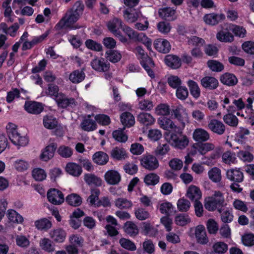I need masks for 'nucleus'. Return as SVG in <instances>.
<instances>
[{
    "mask_svg": "<svg viewBox=\"0 0 254 254\" xmlns=\"http://www.w3.org/2000/svg\"><path fill=\"white\" fill-rule=\"evenodd\" d=\"M44 126L48 129H53L55 128L57 125L56 119L52 115H46L43 117V119Z\"/></svg>",
    "mask_w": 254,
    "mask_h": 254,
    "instance_id": "nucleus-49",
    "label": "nucleus"
},
{
    "mask_svg": "<svg viewBox=\"0 0 254 254\" xmlns=\"http://www.w3.org/2000/svg\"><path fill=\"white\" fill-rule=\"evenodd\" d=\"M66 201L71 206H78L81 204L82 198L79 195L72 193L66 196Z\"/></svg>",
    "mask_w": 254,
    "mask_h": 254,
    "instance_id": "nucleus-51",
    "label": "nucleus"
},
{
    "mask_svg": "<svg viewBox=\"0 0 254 254\" xmlns=\"http://www.w3.org/2000/svg\"><path fill=\"white\" fill-rule=\"evenodd\" d=\"M32 176L36 181H42L46 178L47 174L43 169L37 168L32 171Z\"/></svg>",
    "mask_w": 254,
    "mask_h": 254,
    "instance_id": "nucleus-62",
    "label": "nucleus"
},
{
    "mask_svg": "<svg viewBox=\"0 0 254 254\" xmlns=\"http://www.w3.org/2000/svg\"><path fill=\"white\" fill-rule=\"evenodd\" d=\"M91 65L94 69L100 72L106 71L110 68V64L103 58H95L91 62Z\"/></svg>",
    "mask_w": 254,
    "mask_h": 254,
    "instance_id": "nucleus-15",
    "label": "nucleus"
},
{
    "mask_svg": "<svg viewBox=\"0 0 254 254\" xmlns=\"http://www.w3.org/2000/svg\"><path fill=\"white\" fill-rule=\"evenodd\" d=\"M140 64L147 72L148 75L152 78L155 77V74L152 69L154 67V63L152 60L147 56L140 61Z\"/></svg>",
    "mask_w": 254,
    "mask_h": 254,
    "instance_id": "nucleus-25",
    "label": "nucleus"
},
{
    "mask_svg": "<svg viewBox=\"0 0 254 254\" xmlns=\"http://www.w3.org/2000/svg\"><path fill=\"white\" fill-rule=\"evenodd\" d=\"M186 195L190 200L195 202L201 198L202 193L198 187L190 185L187 189Z\"/></svg>",
    "mask_w": 254,
    "mask_h": 254,
    "instance_id": "nucleus-17",
    "label": "nucleus"
},
{
    "mask_svg": "<svg viewBox=\"0 0 254 254\" xmlns=\"http://www.w3.org/2000/svg\"><path fill=\"white\" fill-rule=\"evenodd\" d=\"M65 170L68 174L74 177L80 176L82 171L81 166L74 163H67Z\"/></svg>",
    "mask_w": 254,
    "mask_h": 254,
    "instance_id": "nucleus-37",
    "label": "nucleus"
},
{
    "mask_svg": "<svg viewBox=\"0 0 254 254\" xmlns=\"http://www.w3.org/2000/svg\"><path fill=\"white\" fill-rule=\"evenodd\" d=\"M35 226L41 230H47L52 227L51 222L46 218H42L35 222Z\"/></svg>",
    "mask_w": 254,
    "mask_h": 254,
    "instance_id": "nucleus-53",
    "label": "nucleus"
},
{
    "mask_svg": "<svg viewBox=\"0 0 254 254\" xmlns=\"http://www.w3.org/2000/svg\"><path fill=\"white\" fill-rule=\"evenodd\" d=\"M80 127L83 130L87 131L94 130L97 128L95 122L90 119V116L83 120L80 124Z\"/></svg>",
    "mask_w": 254,
    "mask_h": 254,
    "instance_id": "nucleus-42",
    "label": "nucleus"
},
{
    "mask_svg": "<svg viewBox=\"0 0 254 254\" xmlns=\"http://www.w3.org/2000/svg\"><path fill=\"white\" fill-rule=\"evenodd\" d=\"M47 96L51 97L56 98L60 95L59 87L57 85L50 83L48 85L47 88L45 92Z\"/></svg>",
    "mask_w": 254,
    "mask_h": 254,
    "instance_id": "nucleus-55",
    "label": "nucleus"
},
{
    "mask_svg": "<svg viewBox=\"0 0 254 254\" xmlns=\"http://www.w3.org/2000/svg\"><path fill=\"white\" fill-rule=\"evenodd\" d=\"M54 100L57 104L58 107L63 109L66 108L69 106L75 105V101L74 98H68L65 94L62 92H60V95L56 97V98H54Z\"/></svg>",
    "mask_w": 254,
    "mask_h": 254,
    "instance_id": "nucleus-12",
    "label": "nucleus"
},
{
    "mask_svg": "<svg viewBox=\"0 0 254 254\" xmlns=\"http://www.w3.org/2000/svg\"><path fill=\"white\" fill-rule=\"evenodd\" d=\"M12 0H5L2 2L1 10L3 14L6 21L12 22L13 19L12 17L13 11L10 6V3Z\"/></svg>",
    "mask_w": 254,
    "mask_h": 254,
    "instance_id": "nucleus-23",
    "label": "nucleus"
},
{
    "mask_svg": "<svg viewBox=\"0 0 254 254\" xmlns=\"http://www.w3.org/2000/svg\"><path fill=\"white\" fill-rule=\"evenodd\" d=\"M226 205L225 199L222 192L219 191H215L211 197H208L204 200V207L209 211H213L218 209L221 212L220 208Z\"/></svg>",
    "mask_w": 254,
    "mask_h": 254,
    "instance_id": "nucleus-2",
    "label": "nucleus"
},
{
    "mask_svg": "<svg viewBox=\"0 0 254 254\" xmlns=\"http://www.w3.org/2000/svg\"><path fill=\"white\" fill-rule=\"evenodd\" d=\"M6 215L11 222L21 224L24 221L23 217L13 209H8L7 211Z\"/></svg>",
    "mask_w": 254,
    "mask_h": 254,
    "instance_id": "nucleus-40",
    "label": "nucleus"
},
{
    "mask_svg": "<svg viewBox=\"0 0 254 254\" xmlns=\"http://www.w3.org/2000/svg\"><path fill=\"white\" fill-rule=\"evenodd\" d=\"M209 179L214 183H219L222 179L221 171L217 167H213L208 172Z\"/></svg>",
    "mask_w": 254,
    "mask_h": 254,
    "instance_id": "nucleus-41",
    "label": "nucleus"
},
{
    "mask_svg": "<svg viewBox=\"0 0 254 254\" xmlns=\"http://www.w3.org/2000/svg\"><path fill=\"white\" fill-rule=\"evenodd\" d=\"M222 161L226 164H234L237 161L236 154L234 152L230 150L225 152L222 156Z\"/></svg>",
    "mask_w": 254,
    "mask_h": 254,
    "instance_id": "nucleus-54",
    "label": "nucleus"
},
{
    "mask_svg": "<svg viewBox=\"0 0 254 254\" xmlns=\"http://www.w3.org/2000/svg\"><path fill=\"white\" fill-rule=\"evenodd\" d=\"M122 124L126 127H129L133 126L135 123V119L129 112H126L123 113L120 116Z\"/></svg>",
    "mask_w": 254,
    "mask_h": 254,
    "instance_id": "nucleus-33",
    "label": "nucleus"
},
{
    "mask_svg": "<svg viewBox=\"0 0 254 254\" xmlns=\"http://www.w3.org/2000/svg\"><path fill=\"white\" fill-rule=\"evenodd\" d=\"M123 17L128 23H133L138 20L146 19L141 10L140 8H126L123 11Z\"/></svg>",
    "mask_w": 254,
    "mask_h": 254,
    "instance_id": "nucleus-4",
    "label": "nucleus"
},
{
    "mask_svg": "<svg viewBox=\"0 0 254 254\" xmlns=\"http://www.w3.org/2000/svg\"><path fill=\"white\" fill-rule=\"evenodd\" d=\"M227 178L234 183H241L244 180L243 173L240 169H230L226 172Z\"/></svg>",
    "mask_w": 254,
    "mask_h": 254,
    "instance_id": "nucleus-14",
    "label": "nucleus"
},
{
    "mask_svg": "<svg viewBox=\"0 0 254 254\" xmlns=\"http://www.w3.org/2000/svg\"><path fill=\"white\" fill-rule=\"evenodd\" d=\"M154 46L157 51L163 53H168L171 49L170 44L166 39H156L154 42Z\"/></svg>",
    "mask_w": 254,
    "mask_h": 254,
    "instance_id": "nucleus-27",
    "label": "nucleus"
},
{
    "mask_svg": "<svg viewBox=\"0 0 254 254\" xmlns=\"http://www.w3.org/2000/svg\"><path fill=\"white\" fill-rule=\"evenodd\" d=\"M164 61L166 65L173 69L179 68L181 66V59L177 56L168 55L166 56Z\"/></svg>",
    "mask_w": 254,
    "mask_h": 254,
    "instance_id": "nucleus-26",
    "label": "nucleus"
},
{
    "mask_svg": "<svg viewBox=\"0 0 254 254\" xmlns=\"http://www.w3.org/2000/svg\"><path fill=\"white\" fill-rule=\"evenodd\" d=\"M220 81L225 85L234 86L238 83V79L233 74L225 73L221 76Z\"/></svg>",
    "mask_w": 254,
    "mask_h": 254,
    "instance_id": "nucleus-34",
    "label": "nucleus"
},
{
    "mask_svg": "<svg viewBox=\"0 0 254 254\" xmlns=\"http://www.w3.org/2000/svg\"><path fill=\"white\" fill-rule=\"evenodd\" d=\"M177 206L179 211L186 212L190 209L191 204L189 200L184 197H182L178 200Z\"/></svg>",
    "mask_w": 254,
    "mask_h": 254,
    "instance_id": "nucleus-50",
    "label": "nucleus"
},
{
    "mask_svg": "<svg viewBox=\"0 0 254 254\" xmlns=\"http://www.w3.org/2000/svg\"><path fill=\"white\" fill-rule=\"evenodd\" d=\"M174 221L177 225L184 226L190 223L191 221V219L187 214L180 213L176 215Z\"/></svg>",
    "mask_w": 254,
    "mask_h": 254,
    "instance_id": "nucleus-44",
    "label": "nucleus"
},
{
    "mask_svg": "<svg viewBox=\"0 0 254 254\" xmlns=\"http://www.w3.org/2000/svg\"><path fill=\"white\" fill-rule=\"evenodd\" d=\"M159 177L155 173H149L144 178V182L148 186H154L159 182Z\"/></svg>",
    "mask_w": 254,
    "mask_h": 254,
    "instance_id": "nucleus-57",
    "label": "nucleus"
},
{
    "mask_svg": "<svg viewBox=\"0 0 254 254\" xmlns=\"http://www.w3.org/2000/svg\"><path fill=\"white\" fill-rule=\"evenodd\" d=\"M244 147L245 150H240L237 155L243 161L250 162L254 159V156L252 153L253 148L249 145L245 146Z\"/></svg>",
    "mask_w": 254,
    "mask_h": 254,
    "instance_id": "nucleus-29",
    "label": "nucleus"
},
{
    "mask_svg": "<svg viewBox=\"0 0 254 254\" xmlns=\"http://www.w3.org/2000/svg\"><path fill=\"white\" fill-rule=\"evenodd\" d=\"M84 5L81 0H77L74 2L71 7L67 9L64 16L56 25L55 27L59 30L64 28L70 29L79 28L77 25H73L83 14Z\"/></svg>",
    "mask_w": 254,
    "mask_h": 254,
    "instance_id": "nucleus-1",
    "label": "nucleus"
},
{
    "mask_svg": "<svg viewBox=\"0 0 254 254\" xmlns=\"http://www.w3.org/2000/svg\"><path fill=\"white\" fill-rule=\"evenodd\" d=\"M242 242L244 245L247 247L254 246V234L247 233L242 237Z\"/></svg>",
    "mask_w": 254,
    "mask_h": 254,
    "instance_id": "nucleus-64",
    "label": "nucleus"
},
{
    "mask_svg": "<svg viewBox=\"0 0 254 254\" xmlns=\"http://www.w3.org/2000/svg\"><path fill=\"white\" fill-rule=\"evenodd\" d=\"M50 236L55 242L62 243L64 241L66 237V233L61 228H57L50 231Z\"/></svg>",
    "mask_w": 254,
    "mask_h": 254,
    "instance_id": "nucleus-30",
    "label": "nucleus"
},
{
    "mask_svg": "<svg viewBox=\"0 0 254 254\" xmlns=\"http://www.w3.org/2000/svg\"><path fill=\"white\" fill-rule=\"evenodd\" d=\"M105 180L108 184L115 185L118 184L121 180L119 173L115 170L108 171L104 175Z\"/></svg>",
    "mask_w": 254,
    "mask_h": 254,
    "instance_id": "nucleus-21",
    "label": "nucleus"
},
{
    "mask_svg": "<svg viewBox=\"0 0 254 254\" xmlns=\"http://www.w3.org/2000/svg\"><path fill=\"white\" fill-rule=\"evenodd\" d=\"M119 243L122 248L128 251H134L136 249L134 243L128 239L121 238L119 241Z\"/></svg>",
    "mask_w": 254,
    "mask_h": 254,
    "instance_id": "nucleus-61",
    "label": "nucleus"
},
{
    "mask_svg": "<svg viewBox=\"0 0 254 254\" xmlns=\"http://www.w3.org/2000/svg\"><path fill=\"white\" fill-rule=\"evenodd\" d=\"M158 123L160 127L166 130L176 131L179 128L174 122L168 118L163 117L159 119Z\"/></svg>",
    "mask_w": 254,
    "mask_h": 254,
    "instance_id": "nucleus-22",
    "label": "nucleus"
},
{
    "mask_svg": "<svg viewBox=\"0 0 254 254\" xmlns=\"http://www.w3.org/2000/svg\"><path fill=\"white\" fill-rule=\"evenodd\" d=\"M157 208L160 212L163 214L169 215L173 212L174 208L172 204L169 202H164L158 204Z\"/></svg>",
    "mask_w": 254,
    "mask_h": 254,
    "instance_id": "nucleus-48",
    "label": "nucleus"
},
{
    "mask_svg": "<svg viewBox=\"0 0 254 254\" xmlns=\"http://www.w3.org/2000/svg\"><path fill=\"white\" fill-rule=\"evenodd\" d=\"M140 163L143 168L149 171L154 170L159 166L157 158L150 154L143 156L140 160Z\"/></svg>",
    "mask_w": 254,
    "mask_h": 254,
    "instance_id": "nucleus-7",
    "label": "nucleus"
},
{
    "mask_svg": "<svg viewBox=\"0 0 254 254\" xmlns=\"http://www.w3.org/2000/svg\"><path fill=\"white\" fill-rule=\"evenodd\" d=\"M170 108L168 104L161 103L158 104L155 108V113L158 116H166L170 115Z\"/></svg>",
    "mask_w": 254,
    "mask_h": 254,
    "instance_id": "nucleus-46",
    "label": "nucleus"
},
{
    "mask_svg": "<svg viewBox=\"0 0 254 254\" xmlns=\"http://www.w3.org/2000/svg\"><path fill=\"white\" fill-rule=\"evenodd\" d=\"M113 137L120 142H125L128 138L127 135L123 129H119L114 130L112 133Z\"/></svg>",
    "mask_w": 254,
    "mask_h": 254,
    "instance_id": "nucleus-58",
    "label": "nucleus"
},
{
    "mask_svg": "<svg viewBox=\"0 0 254 254\" xmlns=\"http://www.w3.org/2000/svg\"><path fill=\"white\" fill-rule=\"evenodd\" d=\"M24 109L30 114H39L43 110L42 104L35 101H26Z\"/></svg>",
    "mask_w": 254,
    "mask_h": 254,
    "instance_id": "nucleus-19",
    "label": "nucleus"
},
{
    "mask_svg": "<svg viewBox=\"0 0 254 254\" xmlns=\"http://www.w3.org/2000/svg\"><path fill=\"white\" fill-rule=\"evenodd\" d=\"M176 13V9L173 7H164L158 9V15L162 19L165 20H173Z\"/></svg>",
    "mask_w": 254,
    "mask_h": 254,
    "instance_id": "nucleus-28",
    "label": "nucleus"
},
{
    "mask_svg": "<svg viewBox=\"0 0 254 254\" xmlns=\"http://www.w3.org/2000/svg\"><path fill=\"white\" fill-rule=\"evenodd\" d=\"M106 58L111 62L116 63L122 58L121 54L116 50H109L106 52Z\"/></svg>",
    "mask_w": 254,
    "mask_h": 254,
    "instance_id": "nucleus-56",
    "label": "nucleus"
},
{
    "mask_svg": "<svg viewBox=\"0 0 254 254\" xmlns=\"http://www.w3.org/2000/svg\"><path fill=\"white\" fill-rule=\"evenodd\" d=\"M207 65L213 71L220 72L224 69V65L220 62L215 60H209L207 62Z\"/></svg>",
    "mask_w": 254,
    "mask_h": 254,
    "instance_id": "nucleus-63",
    "label": "nucleus"
},
{
    "mask_svg": "<svg viewBox=\"0 0 254 254\" xmlns=\"http://www.w3.org/2000/svg\"><path fill=\"white\" fill-rule=\"evenodd\" d=\"M171 113L173 118L176 119L184 127L185 122L188 120V114L186 108L179 104L173 107Z\"/></svg>",
    "mask_w": 254,
    "mask_h": 254,
    "instance_id": "nucleus-5",
    "label": "nucleus"
},
{
    "mask_svg": "<svg viewBox=\"0 0 254 254\" xmlns=\"http://www.w3.org/2000/svg\"><path fill=\"white\" fill-rule=\"evenodd\" d=\"M192 138L198 143L206 142L210 139V134L203 128H197L193 131Z\"/></svg>",
    "mask_w": 254,
    "mask_h": 254,
    "instance_id": "nucleus-18",
    "label": "nucleus"
},
{
    "mask_svg": "<svg viewBox=\"0 0 254 254\" xmlns=\"http://www.w3.org/2000/svg\"><path fill=\"white\" fill-rule=\"evenodd\" d=\"M223 102V108L226 109L228 113L241 110L246 106L242 98L234 99L232 97H225Z\"/></svg>",
    "mask_w": 254,
    "mask_h": 254,
    "instance_id": "nucleus-3",
    "label": "nucleus"
},
{
    "mask_svg": "<svg viewBox=\"0 0 254 254\" xmlns=\"http://www.w3.org/2000/svg\"><path fill=\"white\" fill-rule=\"evenodd\" d=\"M85 182L89 186L99 187L102 185L101 179L93 174H86L84 177Z\"/></svg>",
    "mask_w": 254,
    "mask_h": 254,
    "instance_id": "nucleus-36",
    "label": "nucleus"
},
{
    "mask_svg": "<svg viewBox=\"0 0 254 254\" xmlns=\"http://www.w3.org/2000/svg\"><path fill=\"white\" fill-rule=\"evenodd\" d=\"M92 158L95 163L100 165H105L109 161L108 155L102 151H99L94 153Z\"/></svg>",
    "mask_w": 254,
    "mask_h": 254,
    "instance_id": "nucleus-39",
    "label": "nucleus"
},
{
    "mask_svg": "<svg viewBox=\"0 0 254 254\" xmlns=\"http://www.w3.org/2000/svg\"><path fill=\"white\" fill-rule=\"evenodd\" d=\"M195 235L198 243L201 244H206L208 242L205 229L202 225H198L195 230Z\"/></svg>",
    "mask_w": 254,
    "mask_h": 254,
    "instance_id": "nucleus-24",
    "label": "nucleus"
},
{
    "mask_svg": "<svg viewBox=\"0 0 254 254\" xmlns=\"http://www.w3.org/2000/svg\"><path fill=\"white\" fill-rule=\"evenodd\" d=\"M207 127L211 131L218 135L223 134L226 130L224 124L221 121L215 119L209 122Z\"/></svg>",
    "mask_w": 254,
    "mask_h": 254,
    "instance_id": "nucleus-10",
    "label": "nucleus"
},
{
    "mask_svg": "<svg viewBox=\"0 0 254 254\" xmlns=\"http://www.w3.org/2000/svg\"><path fill=\"white\" fill-rule=\"evenodd\" d=\"M217 39L224 43H231L234 41L233 35L227 30H222L219 31L216 34Z\"/></svg>",
    "mask_w": 254,
    "mask_h": 254,
    "instance_id": "nucleus-31",
    "label": "nucleus"
},
{
    "mask_svg": "<svg viewBox=\"0 0 254 254\" xmlns=\"http://www.w3.org/2000/svg\"><path fill=\"white\" fill-rule=\"evenodd\" d=\"M225 19V15L223 13H211L205 14L203 20L206 24L210 25H216Z\"/></svg>",
    "mask_w": 254,
    "mask_h": 254,
    "instance_id": "nucleus-13",
    "label": "nucleus"
},
{
    "mask_svg": "<svg viewBox=\"0 0 254 254\" xmlns=\"http://www.w3.org/2000/svg\"><path fill=\"white\" fill-rule=\"evenodd\" d=\"M85 77L84 72L78 69L72 71L69 76V79L73 83H78L82 81Z\"/></svg>",
    "mask_w": 254,
    "mask_h": 254,
    "instance_id": "nucleus-43",
    "label": "nucleus"
},
{
    "mask_svg": "<svg viewBox=\"0 0 254 254\" xmlns=\"http://www.w3.org/2000/svg\"><path fill=\"white\" fill-rule=\"evenodd\" d=\"M215 145L210 142L197 143L192 146V150L191 151L192 155H195L199 153L201 155H204L208 152L214 150Z\"/></svg>",
    "mask_w": 254,
    "mask_h": 254,
    "instance_id": "nucleus-8",
    "label": "nucleus"
},
{
    "mask_svg": "<svg viewBox=\"0 0 254 254\" xmlns=\"http://www.w3.org/2000/svg\"><path fill=\"white\" fill-rule=\"evenodd\" d=\"M111 156L114 159L118 160L125 159L127 157L126 150L119 147H116L111 150Z\"/></svg>",
    "mask_w": 254,
    "mask_h": 254,
    "instance_id": "nucleus-45",
    "label": "nucleus"
},
{
    "mask_svg": "<svg viewBox=\"0 0 254 254\" xmlns=\"http://www.w3.org/2000/svg\"><path fill=\"white\" fill-rule=\"evenodd\" d=\"M107 26L109 30L115 35L120 31V29H122L123 26H124V23L122 19L114 17L107 22Z\"/></svg>",
    "mask_w": 254,
    "mask_h": 254,
    "instance_id": "nucleus-20",
    "label": "nucleus"
},
{
    "mask_svg": "<svg viewBox=\"0 0 254 254\" xmlns=\"http://www.w3.org/2000/svg\"><path fill=\"white\" fill-rule=\"evenodd\" d=\"M200 84L206 89L214 90L218 86L219 82L214 77L206 76L201 79Z\"/></svg>",
    "mask_w": 254,
    "mask_h": 254,
    "instance_id": "nucleus-16",
    "label": "nucleus"
},
{
    "mask_svg": "<svg viewBox=\"0 0 254 254\" xmlns=\"http://www.w3.org/2000/svg\"><path fill=\"white\" fill-rule=\"evenodd\" d=\"M171 143L173 146L177 149H183L189 144V140L186 135L172 133L170 138Z\"/></svg>",
    "mask_w": 254,
    "mask_h": 254,
    "instance_id": "nucleus-6",
    "label": "nucleus"
},
{
    "mask_svg": "<svg viewBox=\"0 0 254 254\" xmlns=\"http://www.w3.org/2000/svg\"><path fill=\"white\" fill-rule=\"evenodd\" d=\"M11 142L18 146H24L28 144V139L25 136H21L18 132L14 135H11L9 138Z\"/></svg>",
    "mask_w": 254,
    "mask_h": 254,
    "instance_id": "nucleus-35",
    "label": "nucleus"
},
{
    "mask_svg": "<svg viewBox=\"0 0 254 254\" xmlns=\"http://www.w3.org/2000/svg\"><path fill=\"white\" fill-rule=\"evenodd\" d=\"M40 246L43 250L48 252H52L55 250L52 242L48 238H43L40 241Z\"/></svg>",
    "mask_w": 254,
    "mask_h": 254,
    "instance_id": "nucleus-59",
    "label": "nucleus"
},
{
    "mask_svg": "<svg viewBox=\"0 0 254 254\" xmlns=\"http://www.w3.org/2000/svg\"><path fill=\"white\" fill-rule=\"evenodd\" d=\"M187 85L189 88L190 94L196 99H198L200 96V89L197 83L192 80H189L187 82Z\"/></svg>",
    "mask_w": 254,
    "mask_h": 254,
    "instance_id": "nucleus-38",
    "label": "nucleus"
},
{
    "mask_svg": "<svg viewBox=\"0 0 254 254\" xmlns=\"http://www.w3.org/2000/svg\"><path fill=\"white\" fill-rule=\"evenodd\" d=\"M156 27L157 30L160 33L163 34H167L170 32L172 29L170 23L166 21H160L158 22L157 24Z\"/></svg>",
    "mask_w": 254,
    "mask_h": 254,
    "instance_id": "nucleus-60",
    "label": "nucleus"
},
{
    "mask_svg": "<svg viewBox=\"0 0 254 254\" xmlns=\"http://www.w3.org/2000/svg\"><path fill=\"white\" fill-rule=\"evenodd\" d=\"M57 148V144L56 143H50L42 150L40 156V159L46 162L50 160L54 157Z\"/></svg>",
    "mask_w": 254,
    "mask_h": 254,
    "instance_id": "nucleus-11",
    "label": "nucleus"
},
{
    "mask_svg": "<svg viewBox=\"0 0 254 254\" xmlns=\"http://www.w3.org/2000/svg\"><path fill=\"white\" fill-rule=\"evenodd\" d=\"M49 202L55 205H60L64 201V196L62 191L56 189H51L47 194Z\"/></svg>",
    "mask_w": 254,
    "mask_h": 254,
    "instance_id": "nucleus-9",
    "label": "nucleus"
},
{
    "mask_svg": "<svg viewBox=\"0 0 254 254\" xmlns=\"http://www.w3.org/2000/svg\"><path fill=\"white\" fill-rule=\"evenodd\" d=\"M115 205L120 209H127L132 207V203L126 198L119 197L115 200Z\"/></svg>",
    "mask_w": 254,
    "mask_h": 254,
    "instance_id": "nucleus-47",
    "label": "nucleus"
},
{
    "mask_svg": "<svg viewBox=\"0 0 254 254\" xmlns=\"http://www.w3.org/2000/svg\"><path fill=\"white\" fill-rule=\"evenodd\" d=\"M124 229L126 233L131 236H135L138 233L137 226L131 221H127L125 223Z\"/></svg>",
    "mask_w": 254,
    "mask_h": 254,
    "instance_id": "nucleus-52",
    "label": "nucleus"
},
{
    "mask_svg": "<svg viewBox=\"0 0 254 254\" xmlns=\"http://www.w3.org/2000/svg\"><path fill=\"white\" fill-rule=\"evenodd\" d=\"M137 121L145 126H151L155 122L154 118L149 113L142 112L138 114Z\"/></svg>",
    "mask_w": 254,
    "mask_h": 254,
    "instance_id": "nucleus-32",
    "label": "nucleus"
}]
</instances>
